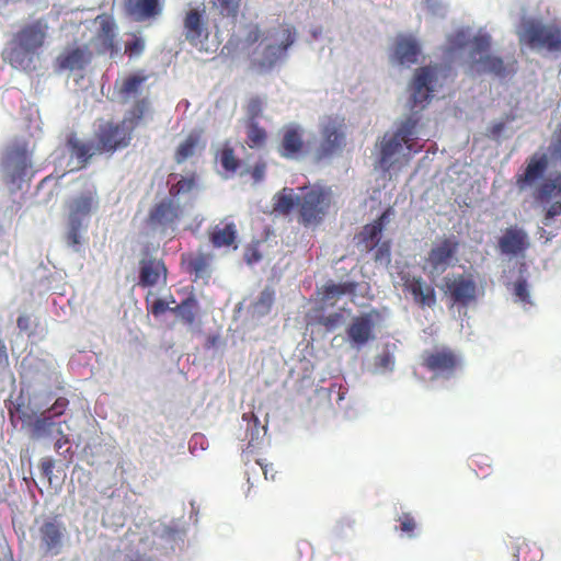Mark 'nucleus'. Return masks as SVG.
Here are the masks:
<instances>
[{
    "mask_svg": "<svg viewBox=\"0 0 561 561\" xmlns=\"http://www.w3.org/2000/svg\"><path fill=\"white\" fill-rule=\"evenodd\" d=\"M48 30V23L43 18L23 24L3 49V60L13 68L25 72L36 70V61L39 50L45 45Z\"/></svg>",
    "mask_w": 561,
    "mask_h": 561,
    "instance_id": "f257e3e1",
    "label": "nucleus"
},
{
    "mask_svg": "<svg viewBox=\"0 0 561 561\" xmlns=\"http://www.w3.org/2000/svg\"><path fill=\"white\" fill-rule=\"evenodd\" d=\"M454 47L462 48L469 41L463 31H459L450 39ZM491 48L490 35H478L470 41V68L478 72L491 73L500 78H504L514 71L513 65H505L501 57L489 54Z\"/></svg>",
    "mask_w": 561,
    "mask_h": 561,
    "instance_id": "f03ea898",
    "label": "nucleus"
},
{
    "mask_svg": "<svg viewBox=\"0 0 561 561\" xmlns=\"http://www.w3.org/2000/svg\"><path fill=\"white\" fill-rule=\"evenodd\" d=\"M420 119L410 116L403 122L392 135H385L380 142L379 165L383 171H389L393 165L392 158L402 150L405 145L408 153L404 154L409 160L412 154L422 150V146H416L417 126Z\"/></svg>",
    "mask_w": 561,
    "mask_h": 561,
    "instance_id": "7ed1b4c3",
    "label": "nucleus"
},
{
    "mask_svg": "<svg viewBox=\"0 0 561 561\" xmlns=\"http://www.w3.org/2000/svg\"><path fill=\"white\" fill-rule=\"evenodd\" d=\"M265 39L273 42L263 46L260 56L252 60V66L260 72H268L287 58L288 49L297 39L294 26L282 24L266 32Z\"/></svg>",
    "mask_w": 561,
    "mask_h": 561,
    "instance_id": "20e7f679",
    "label": "nucleus"
},
{
    "mask_svg": "<svg viewBox=\"0 0 561 561\" xmlns=\"http://www.w3.org/2000/svg\"><path fill=\"white\" fill-rule=\"evenodd\" d=\"M453 78L451 67L445 65H430L416 69L412 82V108H425L433 93L448 81H453Z\"/></svg>",
    "mask_w": 561,
    "mask_h": 561,
    "instance_id": "39448f33",
    "label": "nucleus"
},
{
    "mask_svg": "<svg viewBox=\"0 0 561 561\" xmlns=\"http://www.w3.org/2000/svg\"><path fill=\"white\" fill-rule=\"evenodd\" d=\"M518 37L520 44L530 48L561 51V26L557 24H546L537 20L525 21L518 31Z\"/></svg>",
    "mask_w": 561,
    "mask_h": 561,
    "instance_id": "423d86ee",
    "label": "nucleus"
},
{
    "mask_svg": "<svg viewBox=\"0 0 561 561\" xmlns=\"http://www.w3.org/2000/svg\"><path fill=\"white\" fill-rule=\"evenodd\" d=\"M304 191L302 195L297 197L299 220L305 226L318 225L331 206V191L320 186L305 187Z\"/></svg>",
    "mask_w": 561,
    "mask_h": 561,
    "instance_id": "0eeeda50",
    "label": "nucleus"
},
{
    "mask_svg": "<svg viewBox=\"0 0 561 561\" xmlns=\"http://www.w3.org/2000/svg\"><path fill=\"white\" fill-rule=\"evenodd\" d=\"M344 118L328 116L320 124L321 140L314 151V159L321 161L337 153L345 146Z\"/></svg>",
    "mask_w": 561,
    "mask_h": 561,
    "instance_id": "6e6552de",
    "label": "nucleus"
},
{
    "mask_svg": "<svg viewBox=\"0 0 561 561\" xmlns=\"http://www.w3.org/2000/svg\"><path fill=\"white\" fill-rule=\"evenodd\" d=\"M421 365L434 377L448 379L459 369L461 359L454 350L442 346L424 351L421 355Z\"/></svg>",
    "mask_w": 561,
    "mask_h": 561,
    "instance_id": "1a4fd4ad",
    "label": "nucleus"
},
{
    "mask_svg": "<svg viewBox=\"0 0 561 561\" xmlns=\"http://www.w3.org/2000/svg\"><path fill=\"white\" fill-rule=\"evenodd\" d=\"M133 138V131L123 123H102L96 133V151L114 152L117 149L126 148Z\"/></svg>",
    "mask_w": 561,
    "mask_h": 561,
    "instance_id": "9d476101",
    "label": "nucleus"
},
{
    "mask_svg": "<svg viewBox=\"0 0 561 561\" xmlns=\"http://www.w3.org/2000/svg\"><path fill=\"white\" fill-rule=\"evenodd\" d=\"M94 22L99 25V28L91 42L96 54L115 56L119 48L116 42L117 25L114 18L108 14H100L95 18Z\"/></svg>",
    "mask_w": 561,
    "mask_h": 561,
    "instance_id": "9b49d317",
    "label": "nucleus"
},
{
    "mask_svg": "<svg viewBox=\"0 0 561 561\" xmlns=\"http://www.w3.org/2000/svg\"><path fill=\"white\" fill-rule=\"evenodd\" d=\"M282 137L277 146V152L282 158L297 160L308 152V146L304 139L305 129L297 124L283 127Z\"/></svg>",
    "mask_w": 561,
    "mask_h": 561,
    "instance_id": "f8f14e48",
    "label": "nucleus"
},
{
    "mask_svg": "<svg viewBox=\"0 0 561 561\" xmlns=\"http://www.w3.org/2000/svg\"><path fill=\"white\" fill-rule=\"evenodd\" d=\"M182 208L173 198H164L156 203L149 210L147 224L153 229L165 231L174 228L182 217Z\"/></svg>",
    "mask_w": 561,
    "mask_h": 561,
    "instance_id": "ddd939ff",
    "label": "nucleus"
},
{
    "mask_svg": "<svg viewBox=\"0 0 561 561\" xmlns=\"http://www.w3.org/2000/svg\"><path fill=\"white\" fill-rule=\"evenodd\" d=\"M183 34L192 45L203 44L209 36L204 5L187 10L183 18Z\"/></svg>",
    "mask_w": 561,
    "mask_h": 561,
    "instance_id": "4468645a",
    "label": "nucleus"
},
{
    "mask_svg": "<svg viewBox=\"0 0 561 561\" xmlns=\"http://www.w3.org/2000/svg\"><path fill=\"white\" fill-rule=\"evenodd\" d=\"M168 280V268L161 259L152 256L146 251L139 261V279L140 287H153L159 284L165 285Z\"/></svg>",
    "mask_w": 561,
    "mask_h": 561,
    "instance_id": "2eb2a0df",
    "label": "nucleus"
},
{
    "mask_svg": "<svg viewBox=\"0 0 561 561\" xmlns=\"http://www.w3.org/2000/svg\"><path fill=\"white\" fill-rule=\"evenodd\" d=\"M459 249V242L455 237L444 238L435 244L428 252L426 262L431 267V273L442 274L455 260Z\"/></svg>",
    "mask_w": 561,
    "mask_h": 561,
    "instance_id": "dca6fc26",
    "label": "nucleus"
},
{
    "mask_svg": "<svg viewBox=\"0 0 561 561\" xmlns=\"http://www.w3.org/2000/svg\"><path fill=\"white\" fill-rule=\"evenodd\" d=\"M445 291L454 304L468 306L476 300L477 284L470 275L458 274L454 277H445Z\"/></svg>",
    "mask_w": 561,
    "mask_h": 561,
    "instance_id": "f3484780",
    "label": "nucleus"
},
{
    "mask_svg": "<svg viewBox=\"0 0 561 561\" xmlns=\"http://www.w3.org/2000/svg\"><path fill=\"white\" fill-rule=\"evenodd\" d=\"M379 318L380 313L376 309L354 317L346 331L350 341L360 346L373 340L375 324Z\"/></svg>",
    "mask_w": 561,
    "mask_h": 561,
    "instance_id": "a211bd4d",
    "label": "nucleus"
},
{
    "mask_svg": "<svg viewBox=\"0 0 561 561\" xmlns=\"http://www.w3.org/2000/svg\"><path fill=\"white\" fill-rule=\"evenodd\" d=\"M400 279L403 290L412 295L413 300L421 307H433L436 304V294L432 285L427 284L422 276H413L410 273L401 272Z\"/></svg>",
    "mask_w": 561,
    "mask_h": 561,
    "instance_id": "6ab92c4d",
    "label": "nucleus"
},
{
    "mask_svg": "<svg viewBox=\"0 0 561 561\" xmlns=\"http://www.w3.org/2000/svg\"><path fill=\"white\" fill-rule=\"evenodd\" d=\"M549 168V157L546 152H535L527 159V164L522 174H516V185L523 191L542 179Z\"/></svg>",
    "mask_w": 561,
    "mask_h": 561,
    "instance_id": "aec40b11",
    "label": "nucleus"
},
{
    "mask_svg": "<svg viewBox=\"0 0 561 561\" xmlns=\"http://www.w3.org/2000/svg\"><path fill=\"white\" fill-rule=\"evenodd\" d=\"M421 46L413 36L398 35L391 50L392 62L410 67L417 62Z\"/></svg>",
    "mask_w": 561,
    "mask_h": 561,
    "instance_id": "412c9836",
    "label": "nucleus"
},
{
    "mask_svg": "<svg viewBox=\"0 0 561 561\" xmlns=\"http://www.w3.org/2000/svg\"><path fill=\"white\" fill-rule=\"evenodd\" d=\"M163 10L161 0H124L125 14L134 22H145L158 18Z\"/></svg>",
    "mask_w": 561,
    "mask_h": 561,
    "instance_id": "4be33fe9",
    "label": "nucleus"
},
{
    "mask_svg": "<svg viewBox=\"0 0 561 561\" xmlns=\"http://www.w3.org/2000/svg\"><path fill=\"white\" fill-rule=\"evenodd\" d=\"M390 211V208L385 210L374 222L365 225L356 234V245L360 251L370 252L378 245Z\"/></svg>",
    "mask_w": 561,
    "mask_h": 561,
    "instance_id": "5701e85b",
    "label": "nucleus"
},
{
    "mask_svg": "<svg viewBox=\"0 0 561 561\" xmlns=\"http://www.w3.org/2000/svg\"><path fill=\"white\" fill-rule=\"evenodd\" d=\"M93 53L88 45L66 48L56 59L59 70H82L92 60Z\"/></svg>",
    "mask_w": 561,
    "mask_h": 561,
    "instance_id": "b1692460",
    "label": "nucleus"
},
{
    "mask_svg": "<svg viewBox=\"0 0 561 561\" xmlns=\"http://www.w3.org/2000/svg\"><path fill=\"white\" fill-rule=\"evenodd\" d=\"M529 247L527 233L517 227L507 228L499 239V248L502 253L517 255Z\"/></svg>",
    "mask_w": 561,
    "mask_h": 561,
    "instance_id": "393cba45",
    "label": "nucleus"
},
{
    "mask_svg": "<svg viewBox=\"0 0 561 561\" xmlns=\"http://www.w3.org/2000/svg\"><path fill=\"white\" fill-rule=\"evenodd\" d=\"M96 193L89 190L68 203V220L82 222L96 207Z\"/></svg>",
    "mask_w": 561,
    "mask_h": 561,
    "instance_id": "a878e982",
    "label": "nucleus"
},
{
    "mask_svg": "<svg viewBox=\"0 0 561 561\" xmlns=\"http://www.w3.org/2000/svg\"><path fill=\"white\" fill-rule=\"evenodd\" d=\"M4 164L13 180L22 179L31 167L27 149L21 145L11 147L7 152Z\"/></svg>",
    "mask_w": 561,
    "mask_h": 561,
    "instance_id": "bb28decb",
    "label": "nucleus"
},
{
    "mask_svg": "<svg viewBox=\"0 0 561 561\" xmlns=\"http://www.w3.org/2000/svg\"><path fill=\"white\" fill-rule=\"evenodd\" d=\"M65 531V526L56 519L45 520L42 524L39 527V536L43 547L47 552H59Z\"/></svg>",
    "mask_w": 561,
    "mask_h": 561,
    "instance_id": "cd10ccee",
    "label": "nucleus"
},
{
    "mask_svg": "<svg viewBox=\"0 0 561 561\" xmlns=\"http://www.w3.org/2000/svg\"><path fill=\"white\" fill-rule=\"evenodd\" d=\"M205 145L202 141V133L198 130L191 131L187 137L178 146L174 160L181 164L187 159L195 156L198 150H202Z\"/></svg>",
    "mask_w": 561,
    "mask_h": 561,
    "instance_id": "c85d7f7f",
    "label": "nucleus"
},
{
    "mask_svg": "<svg viewBox=\"0 0 561 561\" xmlns=\"http://www.w3.org/2000/svg\"><path fill=\"white\" fill-rule=\"evenodd\" d=\"M358 284L356 282L328 283L323 286L321 300L325 305L334 306L344 295L354 296Z\"/></svg>",
    "mask_w": 561,
    "mask_h": 561,
    "instance_id": "c756f323",
    "label": "nucleus"
},
{
    "mask_svg": "<svg viewBox=\"0 0 561 561\" xmlns=\"http://www.w3.org/2000/svg\"><path fill=\"white\" fill-rule=\"evenodd\" d=\"M209 255L204 253H187L182 255V263L185 265L190 274H194L196 278L204 277L208 273Z\"/></svg>",
    "mask_w": 561,
    "mask_h": 561,
    "instance_id": "7c9ffc66",
    "label": "nucleus"
},
{
    "mask_svg": "<svg viewBox=\"0 0 561 561\" xmlns=\"http://www.w3.org/2000/svg\"><path fill=\"white\" fill-rule=\"evenodd\" d=\"M237 239V228L233 222L225 227L216 226L209 233V240L215 248L230 247Z\"/></svg>",
    "mask_w": 561,
    "mask_h": 561,
    "instance_id": "2f4dec72",
    "label": "nucleus"
},
{
    "mask_svg": "<svg viewBox=\"0 0 561 561\" xmlns=\"http://www.w3.org/2000/svg\"><path fill=\"white\" fill-rule=\"evenodd\" d=\"M170 312L178 314L187 324H194L198 312V301L191 295L178 306L170 308Z\"/></svg>",
    "mask_w": 561,
    "mask_h": 561,
    "instance_id": "473e14b6",
    "label": "nucleus"
},
{
    "mask_svg": "<svg viewBox=\"0 0 561 561\" xmlns=\"http://www.w3.org/2000/svg\"><path fill=\"white\" fill-rule=\"evenodd\" d=\"M267 141V131L264 127L260 126L257 122H247V140L245 144L251 149H260L265 146Z\"/></svg>",
    "mask_w": 561,
    "mask_h": 561,
    "instance_id": "72a5a7b5",
    "label": "nucleus"
},
{
    "mask_svg": "<svg viewBox=\"0 0 561 561\" xmlns=\"http://www.w3.org/2000/svg\"><path fill=\"white\" fill-rule=\"evenodd\" d=\"M67 146L71 154L78 159L79 168H84L92 156L91 146L78 139L75 134L68 137Z\"/></svg>",
    "mask_w": 561,
    "mask_h": 561,
    "instance_id": "f704fd0d",
    "label": "nucleus"
},
{
    "mask_svg": "<svg viewBox=\"0 0 561 561\" xmlns=\"http://www.w3.org/2000/svg\"><path fill=\"white\" fill-rule=\"evenodd\" d=\"M561 194V173L556 174L552 179L545 180L536 192V199L540 202L549 201Z\"/></svg>",
    "mask_w": 561,
    "mask_h": 561,
    "instance_id": "c9c22d12",
    "label": "nucleus"
},
{
    "mask_svg": "<svg viewBox=\"0 0 561 561\" xmlns=\"http://www.w3.org/2000/svg\"><path fill=\"white\" fill-rule=\"evenodd\" d=\"M149 102L147 99L138 100L133 108L122 121L131 131L140 124L146 111L148 110Z\"/></svg>",
    "mask_w": 561,
    "mask_h": 561,
    "instance_id": "e433bc0d",
    "label": "nucleus"
},
{
    "mask_svg": "<svg viewBox=\"0 0 561 561\" xmlns=\"http://www.w3.org/2000/svg\"><path fill=\"white\" fill-rule=\"evenodd\" d=\"M217 158L226 172L234 173L241 165L240 159L229 145H225L218 152Z\"/></svg>",
    "mask_w": 561,
    "mask_h": 561,
    "instance_id": "4c0bfd02",
    "label": "nucleus"
},
{
    "mask_svg": "<svg viewBox=\"0 0 561 561\" xmlns=\"http://www.w3.org/2000/svg\"><path fill=\"white\" fill-rule=\"evenodd\" d=\"M145 76L139 75H133L124 79L121 88H119V94L124 99H129L134 95H136L141 87V84L146 81Z\"/></svg>",
    "mask_w": 561,
    "mask_h": 561,
    "instance_id": "58836bf2",
    "label": "nucleus"
},
{
    "mask_svg": "<svg viewBox=\"0 0 561 561\" xmlns=\"http://www.w3.org/2000/svg\"><path fill=\"white\" fill-rule=\"evenodd\" d=\"M295 205H297V197L287 194L286 188L274 197V211L278 214L288 215Z\"/></svg>",
    "mask_w": 561,
    "mask_h": 561,
    "instance_id": "ea45409f",
    "label": "nucleus"
},
{
    "mask_svg": "<svg viewBox=\"0 0 561 561\" xmlns=\"http://www.w3.org/2000/svg\"><path fill=\"white\" fill-rule=\"evenodd\" d=\"M213 8L226 18L236 19L240 8V0H210Z\"/></svg>",
    "mask_w": 561,
    "mask_h": 561,
    "instance_id": "a19ab883",
    "label": "nucleus"
},
{
    "mask_svg": "<svg viewBox=\"0 0 561 561\" xmlns=\"http://www.w3.org/2000/svg\"><path fill=\"white\" fill-rule=\"evenodd\" d=\"M196 186V175L192 174L187 178H181L175 184H173L170 190V196L172 198L178 197L183 194L191 193Z\"/></svg>",
    "mask_w": 561,
    "mask_h": 561,
    "instance_id": "79ce46f5",
    "label": "nucleus"
},
{
    "mask_svg": "<svg viewBox=\"0 0 561 561\" xmlns=\"http://www.w3.org/2000/svg\"><path fill=\"white\" fill-rule=\"evenodd\" d=\"M54 416L48 413H43L33 423V431L36 436H45L50 434L51 428L56 425Z\"/></svg>",
    "mask_w": 561,
    "mask_h": 561,
    "instance_id": "37998d69",
    "label": "nucleus"
},
{
    "mask_svg": "<svg viewBox=\"0 0 561 561\" xmlns=\"http://www.w3.org/2000/svg\"><path fill=\"white\" fill-rule=\"evenodd\" d=\"M515 557L518 561L520 558L523 561H536L541 558V551L536 547V545L531 546L528 542L523 541L518 545Z\"/></svg>",
    "mask_w": 561,
    "mask_h": 561,
    "instance_id": "c03bdc74",
    "label": "nucleus"
},
{
    "mask_svg": "<svg viewBox=\"0 0 561 561\" xmlns=\"http://www.w3.org/2000/svg\"><path fill=\"white\" fill-rule=\"evenodd\" d=\"M264 107V102L260 96H252L248 100L245 105V113L248 121L256 122V119L262 115Z\"/></svg>",
    "mask_w": 561,
    "mask_h": 561,
    "instance_id": "a18cd8bd",
    "label": "nucleus"
},
{
    "mask_svg": "<svg viewBox=\"0 0 561 561\" xmlns=\"http://www.w3.org/2000/svg\"><path fill=\"white\" fill-rule=\"evenodd\" d=\"M374 260L376 263L388 265L391 261V244L389 240L378 242V245L374 249Z\"/></svg>",
    "mask_w": 561,
    "mask_h": 561,
    "instance_id": "49530a36",
    "label": "nucleus"
},
{
    "mask_svg": "<svg viewBox=\"0 0 561 561\" xmlns=\"http://www.w3.org/2000/svg\"><path fill=\"white\" fill-rule=\"evenodd\" d=\"M82 227V222L68 220V232L66 236L68 245L75 248L80 244V230Z\"/></svg>",
    "mask_w": 561,
    "mask_h": 561,
    "instance_id": "de8ad7c7",
    "label": "nucleus"
},
{
    "mask_svg": "<svg viewBox=\"0 0 561 561\" xmlns=\"http://www.w3.org/2000/svg\"><path fill=\"white\" fill-rule=\"evenodd\" d=\"M514 295L518 301L525 305H531L528 284L525 278H519L514 285Z\"/></svg>",
    "mask_w": 561,
    "mask_h": 561,
    "instance_id": "09e8293b",
    "label": "nucleus"
},
{
    "mask_svg": "<svg viewBox=\"0 0 561 561\" xmlns=\"http://www.w3.org/2000/svg\"><path fill=\"white\" fill-rule=\"evenodd\" d=\"M145 50V41L141 37L134 35L133 41L125 44V53L129 58L140 56Z\"/></svg>",
    "mask_w": 561,
    "mask_h": 561,
    "instance_id": "8fccbe9b",
    "label": "nucleus"
},
{
    "mask_svg": "<svg viewBox=\"0 0 561 561\" xmlns=\"http://www.w3.org/2000/svg\"><path fill=\"white\" fill-rule=\"evenodd\" d=\"M343 316L340 312H333L329 316H322L319 318V324L323 325L327 330L332 331L341 325Z\"/></svg>",
    "mask_w": 561,
    "mask_h": 561,
    "instance_id": "3c124183",
    "label": "nucleus"
},
{
    "mask_svg": "<svg viewBox=\"0 0 561 561\" xmlns=\"http://www.w3.org/2000/svg\"><path fill=\"white\" fill-rule=\"evenodd\" d=\"M399 522L400 530L402 533L408 534L409 537H412L416 528L414 517L410 513H403L402 515L399 516Z\"/></svg>",
    "mask_w": 561,
    "mask_h": 561,
    "instance_id": "603ef678",
    "label": "nucleus"
},
{
    "mask_svg": "<svg viewBox=\"0 0 561 561\" xmlns=\"http://www.w3.org/2000/svg\"><path fill=\"white\" fill-rule=\"evenodd\" d=\"M263 36V32L257 24H249L247 26V33L244 36V42L247 45L251 46L257 43Z\"/></svg>",
    "mask_w": 561,
    "mask_h": 561,
    "instance_id": "864d4df0",
    "label": "nucleus"
},
{
    "mask_svg": "<svg viewBox=\"0 0 561 561\" xmlns=\"http://www.w3.org/2000/svg\"><path fill=\"white\" fill-rule=\"evenodd\" d=\"M394 358L389 352H383L376 356L375 366L381 370H392Z\"/></svg>",
    "mask_w": 561,
    "mask_h": 561,
    "instance_id": "5fc2aeb1",
    "label": "nucleus"
},
{
    "mask_svg": "<svg viewBox=\"0 0 561 561\" xmlns=\"http://www.w3.org/2000/svg\"><path fill=\"white\" fill-rule=\"evenodd\" d=\"M68 405H69V400L65 397H59L56 399L54 404L48 410L45 411V413H48L51 416L57 417V416L62 415L66 412Z\"/></svg>",
    "mask_w": 561,
    "mask_h": 561,
    "instance_id": "6e6d98bb",
    "label": "nucleus"
},
{
    "mask_svg": "<svg viewBox=\"0 0 561 561\" xmlns=\"http://www.w3.org/2000/svg\"><path fill=\"white\" fill-rule=\"evenodd\" d=\"M169 302L161 298H157L150 307H148V311L156 318L162 316L164 312L170 311Z\"/></svg>",
    "mask_w": 561,
    "mask_h": 561,
    "instance_id": "4d7b16f0",
    "label": "nucleus"
},
{
    "mask_svg": "<svg viewBox=\"0 0 561 561\" xmlns=\"http://www.w3.org/2000/svg\"><path fill=\"white\" fill-rule=\"evenodd\" d=\"M55 467V462L51 458L45 457L39 462V470L42 474L47 478L49 481L51 480L53 470Z\"/></svg>",
    "mask_w": 561,
    "mask_h": 561,
    "instance_id": "13d9d810",
    "label": "nucleus"
},
{
    "mask_svg": "<svg viewBox=\"0 0 561 561\" xmlns=\"http://www.w3.org/2000/svg\"><path fill=\"white\" fill-rule=\"evenodd\" d=\"M262 259V254L255 245H250L244 251V260L248 264H254Z\"/></svg>",
    "mask_w": 561,
    "mask_h": 561,
    "instance_id": "bf43d9fd",
    "label": "nucleus"
},
{
    "mask_svg": "<svg viewBox=\"0 0 561 561\" xmlns=\"http://www.w3.org/2000/svg\"><path fill=\"white\" fill-rule=\"evenodd\" d=\"M561 214V202H554L550 205V207L547 209L545 215V225H549L550 221L559 216Z\"/></svg>",
    "mask_w": 561,
    "mask_h": 561,
    "instance_id": "052dcab7",
    "label": "nucleus"
},
{
    "mask_svg": "<svg viewBox=\"0 0 561 561\" xmlns=\"http://www.w3.org/2000/svg\"><path fill=\"white\" fill-rule=\"evenodd\" d=\"M10 366L8 348L3 339L0 337V371Z\"/></svg>",
    "mask_w": 561,
    "mask_h": 561,
    "instance_id": "680f3d73",
    "label": "nucleus"
},
{
    "mask_svg": "<svg viewBox=\"0 0 561 561\" xmlns=\"http://www.w3.org/2000/svg\"><path fill=\"white\" fill-rule=\"evenodd\" d=\"M266 171V163L265 162H257L254 164V167L251 170V175L254 179L255 182H260L264 179Z\"/></svg>",
    "mask_w": 561,
    "mask_h": 561,
    "instance_id": "e2e57ef3",
    "label": "nucleus"
},
{
    "mask_svg": "<svg viewBox=\"0 0 561 561\" xmlns=\"http://www.w3.org/2000/svg\"><path fill=\"white\" fill-rule=\"evenodd\" d=\"M471 467H478L481 471H483V467H490L489 457L485 455H474L470 459Z\"/></svg>",
    "mask_w": 561,
    "mask_h": 561,
    "instance_id": "0e129e2a",
    "label": "nucleus"
},
{
    "mask_svg": "<svg viewBox=\"0 0 561 561\" xmlns=\"http://www.w3.org/2000/svg\"><path fill=\"white\" fill-rule=\"evenodd\" d=\"M504 128H505L504 123H502V122L495 123L489 128L488 136L492 137V138H497L502 134Z\"/></svg>",
    "mask_w": 561,
    "mask_h": 561,
    "instance_id": "69168bd1",
    "label": "nucleus"
},
{
    "mask_svg": "<svg viewBox=\"0 0 561 561\" xmlns=\"http://www.w3.org/2000/svg\"><path fill=\"white\" fill-rule=\"evenodd\" d=\"M30 317L28 316H20L16 320L18 328L22 331H26L30 329Z\"/></svg>",
    "mask_w": 561,
    "mask_h": 561,
    "instance_id": "338daca9",
    "label": "nucleus"
},
{
    "mask_svg": "<svg viewBox=\"0 0 561 561\" xmlns=\"http://www.w3.org/2000/svg\"><path fill=\"white\" fill-rule=\"evenodd\" d=\"M58 433L61 435L55 443V449L59 451L65 445L69 443V438L67 435L62 433V431L59 428Z\"/></svg>",
    "mask_w": 561,
    "mask_h": 561,
    "instance_id": "774afa93",
    "label": "nucleus"
}]
</instances>
